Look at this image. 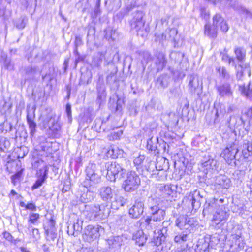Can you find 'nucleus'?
Returning a JSON list of instances; mask_svg holds the SVG:
<instances>
[{
  "mask_svg": "<svg viewBox=\"0 0 252 252\" xmlns=\"http://www.w3.org/2000/svg\"><path fill=\"white\" fill-rule=\"evenodd\" d=\"M105 168L107 171L106 178L111 182L126 178L122 186L126 192L134 191L140 184V179L135 171L126 172V169L117 162L106 163Z\"/></svg>",
  "mask_w": 252,
  "mask_h": 252,
  "instance_id": "nucleus-1",
  "label": "nucleus"
},
{
  "mask_svg": "<svg viewBox=\"0 0 252 252\" xmlns=\"http://www.w3.org/2000/svg\"><path fill=\"white\" fill-rule=\"evenodd\" d=\"M193 219L185 216H180L175 220V225L181 232L175 233L174 241L179 244L190 242L191 240V231L193 229Z\"/></svg>",
  "mask_w": 252,
  "mask_h": 252,
  "instance_id": "nucleus-2",
  "label": "nucleus"
},
{
  "mask_svg": "<svg viewBox=\"0 0 252 252\" xmlns=\"http://www.w3.org/2000/svg\"><path fill=\"white\" fill-rule=\"evenodd\" d=\"M86 178L83 184L84 187L95 188V185L100 183V176L98 173L96 165L89 163L86 169Z\"/></svg>",
  "mask_w": 252,
  "mask_h": 252,
  "instance_id": "nucleus-3",
  "label": "nucleus"
},
{
  "mask_svg": "<svg viewBox=\"0 0 252 252\" xmlns=\"http://www.w3.org/2000/svg\"><path fill=\"white\" fill-rule=\"evenodd\" d=\"M104 232V228L101 225H88L84 229L83 239L88 242H92L99 238Z\"/></svg>",
  "mask_w": 252,
  "mask_h": 252,
  "instance_id": "nucleus-4",
  "label": "nucleus"
},
{
  "mask_svg": "<svg viewBox=\"0 0 252 252\" xmlns=\"http://www.w3.org/2000/svg\"><path fill=\"white\" fill-rule=\"evenodd\" d=\"M109 213V209L105 205L101 204L92 206L88 215H89L90 220L97 221L106 219Z\"/></svg>",
  "mask_w": 252,
  "mask_h": 252,
  "instance_id": "nucleus-5",
  "label": "nucleus"
},
{
  "mask_svg": "<svg viewBox=\"0 0 252 252\" xmlns=\"http://www.w3.org/2000/svg\"><path fill=\"white\" fill-rule=\"evenodd\" d=\"M228 242L230 247L244 248L245 243L241 226L238 225L233 228Z\"/></svg>",
  "mask_w": 252,
  "mask_h": 252,
  "instance_id": "nucleus-6",
  "label": "nucleus"
},
{
  "mask_svg": "<svg viewBox=\"0 0 252 252\" xmlns=\"http://www.w3.org/2000/svg\"><path fill=\"white\" fill-rule=\"evenodd\" d=\"M238 151V142L235 141L227 145L222 152L220 156L224 158L227 163L230 164L235 159V155Z\"/></svg>",
  "mask_w": 252,
  "mask_h": 252,
  "instance_id": "nucleus-7",
  "label": "nucleus"
},
{
  "mask_svg": "<svg viewBox=\"0 0 252 252\" xmlns=\"http://www.w3.org/2000/svg\"><path fill=\"white\" fill-rule=\"evenodd\" d=\"M144 13L141 11H136L133 13V16L130 20L129 23L131 28L135 30L138 34L140 31L142 29L145 25V21L143 20Z\"/></svg>",
  "mask_w": 252,
  "mask_h": 252,
  "instance_id": "nucleus-8",
  "label": "nucleus"
},
{
  "mask_svg": "<svg viewBox=\"0 0 252 252\" xmlns=\"http://www.w3.org/2000/svg\"><path fill=\"white\" fill-rule=\"evenodd\" d=\"M229 217V213L226 211L223 205L220 206L218 208H216L215 213L212 221L216 224H219L220 222L226 220Z\"/></svg>",
  "mask_w": 252,
  "mask_h": 252,
  "instance_id": "nucleus-9",
  "label": "nucleus"
},
{
  "mask_svg": "<svg viewBox=\"0 0 252 252\" xmlns=\"http://www.w3.org/2000/svg\"><path fill=\"white\" fill-rule=\"evenodd\" d=\"M149 209L154 222L160 221L164 219L165 211L160 209L158 205L152 206Z\"/></svg>",
  "mask_w": 252,
  "mask_h": 252,
  "instance_id": "nucleus-10",
  "label": "nucleus"
},
{
  "mask_svg": "<svg viewBox=\"0 0 252 252\" xmlns=\"http://www.w3.org/2000/svg\"><path fill=\"white\" fill-rule=\"evenodd\" d=\"M144 202L135 201L134 204L129 209V215L133 219H138L143 213Z\"/></svg>",
  "mask_w": 252,
  "mask_h": 252,
  "instance_id": "nucleus-11",
  "label": "nucleus"
},
{
  "mask_svg": "<svg viewBox=\"0 0 252 252\" xmlns=\"http://www.w3.org/2000/svg\"><path fill=\"white\" fill-rule=\"evenodd\" d=\"M211 236L206 235L204 238L198 241L196 251L197 252H209L210 247Z\"/></svg>",
  "mask_w": 252,
  "mask_h": 252,
  "instance_id": "nucleus-12",
  "label": "nucleus"
},
{
  "mask_svg": "<svg viewBox=\"0 0 252 252\" xmlns=\"http://www.w3.org/2000/svg\"><path fill=\"white\" fill-rule=\"evenodd\" d=\"M17 122L18 119L15 117L5 120L3 123L0 124V133H6L12 131L15 128L13 124L14 123L17 124Z\"/></svg>",
  "mask_w": 252,
  "mask_h": 252,
  "instance_id": "nucleus-13",
  "label": "nucleus"
},
{
  "mask_svg": "<svg viewBox=\"0 0 252 252\" xmlns=\"http://www.w3.org/2000/svg\"><path fill=\"white\" fill-rule=\"evenodd\" d=\"M94 189V188L92 187L86 188V190L84 189L80 196V201L82 203H86L93 200L95 196Z\"/></svg>",
  "mask_w": 252,
  "mask_h": 252,
  "instance_id": "nucleus-14",
  "label": "nucleus"
},
{
  "mask_svg": "<svg viewBox=\"0 0 252 252\" xmlns=\"http://www.w3.org/2000/svg\"><path fill=\"white\" fill-rule=\"evenodd\" d=\"M213 26L214 27L217 28L220 27V30L224 32H226L228 30L229 27L228 24L220 14H216L213 17Z\"/></svg>",
  "mask_w": 252,
  "mask_h": 252,
  "instance_id": "nucleus-15",
  "label": "nucleus"
},
{
  "mask_svg": "<svg viewBox=\"0 0 252 252\" xmlns=\"http://www.w3.org/2000/svg\"><path fill=\"white\" fill-rule=\"evenodd\" d=\"M219 94L221 97H230L232 95L233 92L230 85L225 83L216 87Z\"/></svg>",
  "mask_w": 252,
  "mask_h": 252,
  "instance_id": "nucleus-16",
  "label": "nucleus"
},
{
  "mask_svg": "<svg viewBox=\"0 0 252 252\" xmlns=\"http://www.w3.org/2000/svg\"><path fill=\"white\" fill-rule=\"evenodd\" d=\"M113 191L110 187L104 186L99 189V195L103 201L111 200L113 196Z\"/></svg>",
  "mask_w": 252,
  "mask_h": 252,
  "instance_id": "nucleus-17",
  "label": "nucleus"
},
{
  "mask_svg": "<svg viewBox=\"0 0 252 252\" xmlns=\"http://www.w3.org/2000/svg\"><path fill=\"white\" fill-rule=\"evenodd\" d=\"M155 63L158 70H162L166 65L167 61L165 54L162 52H158L156 55Z\"/></svg>",
  "mask_w": 252,
  "mask_h": 252,
  "instance_id": "nucleus-18",
  "label": "nucleus"
},
{
  "mask_svg": "<svg viewBox=\"0 0 252 252\" xmlns=\"http://www.w3.org/2000/svg\"><path fill=\"white\" fill-rule=\"evenodd\" d=\"M127 202L126 198L115 194L114 200L111 202V207L114 210H118L120 207L124 206Z\"/></svg>",
  "mask_w": 252,
  "mask_h": 252,
  "instance_id": "nucleus-19",
  "label": "nucleus"
},
{
  "mask_svg": "<svg viewBox=\"0 0 252 252\" xmlns=\"http://www.w3.org/2000/svg\"><path fill=\"white\" fill-rule=\"evenodd\" d=\"M168 221H163V228L160 230V233H158V236L154 237V242L155 244L157 246H160L161 245L162 242H164L165 240L166 237L164 234V231L166 232L167 231L166 225L168 224Z\"/></svg>",
  "mask_w": 252,
  "mask_h": 252,
  "instance_id": "nucleus-20",
  "label": "nucleus"
},
{
  "mask_svg": "<svg viewBox=\"0 0 252 252\" xmlns=\"http://www.w3.org/2000/svg\"><path fill=\"white\" fill-rule=\"evenodd\" d=\"M239 90L243 96L250 100L252 99V81L247 85L240 86Z\"/></svg>",
  "mask_w": 252,
  "mask_h": 252,
  "instance_id": "nucleus-21",
  "label": "nucleus"
},
{
  "mask_svg": "<svg viewBox=\"0 0 252 252\" xmlns=\"http://www.w3.org/2000/svg\"><path fill=\"white\" fill-rule=\"evenodd\" d=\"M25 74L27 76V79L33 78L37 74H39L41 71L37 67L28 66L24 68Z\"/></svg>",
  "mask_w": 252,
  "mask_h": 252,
  "instance_id": "nucleus-22",
  "label": "nucleus"
},
{
  "mask_svg": "<svg viewBox=\"0 0 252 252\" xmlns=\"http://www.w3.org/2000/svg\"><path fill=\"white\" fill-rule=\"evenodd\" d=\"M242 154L244 158L249 161L252 160V143L247 142L243 144Z\"/></svg>",
  "mask_w": 252,
  "mask_h": 252,
  "instance_id": "nucleus-23",
  "label": "nucleus"
},
{
  "mask_svg": "<svg viewBox=\"0 0 252 252\" xmlns=\"http://www.w3.org/2000/svg\"><path fill=\"white\" fill-rule=\"evenodd\" d=\"M234 53L238 64H243L246 58L245 50L243 48L237 47L235 48Z\"/></svg>",
  "mask_w": 252,
  "mask_h": 252,
  "instance_id": "nucleus-24",
  "label": "nucleus"
},
{
  "mask_svg": "<svg viewBox=\"0 0 252 252\" xmlns=\"http://www.w3.org/2000/svg\"><path fill=\"white\" fill-rule=\"evenodd\" d=\"M189 91L191 94H193L195 93L196 89L199 86V80L198 77L193 75L189 76Z\"/></svg>",
  "mask_w": 252,
  "mask_h": 252,
  "instance_id": "nucleus-25",
  "label": "nucleus"
},
{
  "mask_svg": "<svg viewBox=\"0 0 252 252\" xmlns=\"http://www.w3.org/2000/svg\"><path fill=\"white\" fill-rule=\"evenodd\" d=\"M237 69H235L236 78L238 80H241L243 77V74L245 70H247L250 75V69L248 64H238Z\"/></svg>",
  "mask_w": 252,
  "mask_h": 252,
  "instance_id": "nucleus-26",
  "label": "nucleus"
},
{
  "mask_svg": "<svg viewBox=\"0 0 252 252\" xmlns=\"http://www.w3.org/2000/svg\"><path fill=\"white\" fill-rule=\"evenodd\" d=\"M216 183L224 189H228L231 185L230 179L225 176L218 177L216 179Z\"/></svg>",
  "mask_w": 252,
  "mask_h": 252,
  "instance_id": "nucleus-27",
  "label": "nucleus"
},
{
  "mask_svg": "<svg viewBox=\"0 0 252 252\" xmlns=\"http://www.w3.org/2000/svg\"><path fill=\"white\" fill-rule=\"evenodd\" d=\"M133 239L139 246H143L146 242L147 238L144 235L142 231L139 230L135 233L133 235Z\"/></svg>",
  "mask_w": 252,
  "mask_h": 252,
  "instance_id": "nucleus-28",
  "label": "nucleus"
},
{
  "mask_svg": "<svg viewBox=\"0 0 252 252\" xmlns=\"http://www.w3.org/2000/svg\"><path fill=\"white\" fill-rule=\"evenodd\" d=\"M105 37L108 40L114 41L118 37V33L116 30L109 27L105 30Z\"/></svg>",
  "mask_w": 252,
  "mask_h": 252,
  "instance_id": "nucleus-29",
  "label": "nucleus"
},
{
  "mask_svg": "<svg viewBox=\"0 0 252 252\" xmlns=\"http://www.w3.org/2000/svg\"><path fill=\"white\" fill-rule=\"evenodd\" d=\"M158 138L152 137L148 140L147 142V147L149 150L151 151H156L158 150Z\"/></svg>",
  "mask_w": 252,
  "mask_h": 252,
  "instance_id": "nucleus-30",
  "label": "nucleus"
},
{
  "mask_svg": "<svg viewBox=\"0 0 252 252\" xmlns=\"http://www.w3.org/2000/svg\"><path fill=\"white\" fill-rule=\"evenodd\" d=\"M28 18L26 16H22L14 21V25L18 29H24L27 23Z\"/></svg>",
  "mask_w": 252,
  "mask_h": 252,
  "instance_id": "nucleus-31",
  "label": "nucleus"
},
{
  "mask_svg": "<svg viewBox=\"0 0 252 252\" xmlns=\"http://www.w3.org/2000/svg\"><path fill=\"white\" fill-rule=\"evenodd\" d=\"M165 33L167 36V40L170 41L172 42H176V37L178 33L176 29H167L165 31Z\"/></svg>",
  "mask_w": 252,
  "mask_h": 252,
  "instance_id": "nucleus-32",
  "label": "nucleus"
},
{
  "mask_svg": "<svg viewBox=\"0 0 252 252\" xmlns=\"http://www.w3.org/2000/svg\"><path fill=\"white\" fill-rule=\"evenodd\" d=\"M204 28V33L205 35L212 38L216 37L217 35V28L216 27L213 26V28H211L210 25L206 24Z\"/></svg>",
  "mask_w": 252,
  "mask_h": 252,
  "instance_id": "nucleus-33",
  "label": "nucleus"
},
{
  "mask_svg": "<svg viewBox=\"0 0 252 252\" xmlns=\"http://www.w3.org/2000/svg\"><path fill=\"white\" fill-rule=\"evenodd\" d=\"M10 147V143L8 140L3 137L0 139V153L7 152ZM0 155H1V154Z\"/></svg>",
  "mask_w": 252,
  "mask_h": 252,
  "instance_id": "nucleus-34",
  "label": "nucleus"
},
{
  "mask_svg": "<svg viewBox=\"0 0 252 252\" xmlns=\"http://www.w3.org/2000/svg\"><path fill=\"white\" fill-rule=\"evenodd\" d=\"M36 107L33 106H31V105H28L27 106V121L34 120L35 117V112Z\"/></svg>",
  "mask_w": 252,
  "mask_h": 252,
  "instance_id": "nucleus-35",
  "label": "nucleus"
},
{
  "mask_svg": "<svg viewBox=\"0 0 252 252\" xmlns=\"http://www.w3.org/2000/svg\"><path fill=\"white\" fill-rule=\"evenodd\" d=\"M216 207L217 206L216 203H212L211 204L208 203L206 204L203 209L202 214L204 216L209 215L211 214L213 215V214L215 213L214 210Z\"/></svg>",
  "mask_w": 252,
  "mask_h": 252,
  "instance_id": "nucleus-36",
  "label": "nucleus"
},
{
  "mask_svg": "<svg viewBox=\"0 0 252 252\" xmlns=\"http://www.w3.org/2000/svg\"><path fill=\"white\" fill-rule=\"evenodd\" d=\"M199 192L195 191L193 193L189 194L188 197V199L191 202L193 209H194L195 210H196L199 206V202H197L196 200V197L199 196Z\"/></svg>",
  "mask_w": 252,
  "mask_h": 252,
  "instance_id": "nucleus-37",
  "label": "nucleus"
},
{
  "mask_svg": "<svg viewBox=\"0 0 252 252\" xmlns=\"http://www.w3.org/2000/svg\"><path fill=\"white\" fill-rule=\"evenodd\" d=\"M49 127L53 132H57L61 129L60 124L55 119L51 118L49 121Z\"/></svg>",
  "mask_w": 252,
  "mask_h": 252,
  "instance_id": "nucleus-38",
  "label": "nucleus"
},
{
  "mask_svg": "<svg viewBox=\"0 0 252 252\" xmlns=\"http://www.w3.org/2000/svg\"><path fill=\"white\" fill-rule=\"evenodd\" d=\"M217 72L223 78L228 80L230 78V75L226 68L224 66H218L216 68Z\"/></svg>",
  "mask_w": 252,
  "mask_h": 252,
  "instance_id": "nucleus-39",
  "label": "nucleus"
},
{
  "mask_svg": "<svg viewBox=\"0 0 252 252\" xmlns=\"http://www.w3.org/2000/svg\"><path fill=\"white\" fill-rule=\"evenodd\" d=\"M216 161L210 158L206 160H202L201 164L203 167L206 168V169L212 168L213 166H215Z\"/></svg>",
  "mask_w": 252,
  "mask_h": 252,
  "instance_id": "nucleus-40",
  "label": "nucleus"
},
{
  "mask_svg": "<svg viewBox=\"0 0 252 252\" xmlns=\"http://www.w3.org/2000/svg\"><path fill=\"white\" fill-rule=\"evenodd\" d=\"M167 36L164 33H156L155 34V41L159 43L163 44L164 41L167 40Z\"/></svg>",
  "mask_w": 252,
  "mask_h": 252,
  "instance_id": "nucleus-41",
  "label": "nucleus"
},
{
  "mask_svg": "<svg viewBox=\"0 0 252 252\" xmlns=\"http://www.w3.org/2000/svg\"><path fill=\"white\" fill-rule=\"evenodd\" d=\"M28 149L26 147L21 146L17 148L15 153L17 154V157L18 159L23 158L28 153Z\"/></svg>",
  "mask_w": 252,
  "mask_h": 252,
  "instance_id": "nucleus-42",
  "label": "nucleus"
},
{
  "mask_svg": "<svg viewBox=\"0 0 252 252\" xmlns=\"http://www.w3.org/2000/svg\"><path fill=\"white\" fill-rule=\"evenodd\" d=\"M141 224H144L147 227L148 229H155V227L153 228V220L152 217L151 216L148 217L146 219L141 220Z\"/></svg>",
  "mask_w": 252,
  "mask_h": 252,
  "instance_id": "nucleus-43",
  "label": "nucleus"
},
{
  "mask_svg": "<svg viewBox=\"0 0 252 252\" xmlns=\"http://www.w3.org/2000/svg\"><path fill=\"white\" fill-rule=\"evenodd\" d=\"M27 121L30 130V134L31 136H33L36 132L37 127L36 123L34 121V120H28Z\"/></svg>",
  "mask_w": 252,
  "mask_h": 252,
  "instance_id": "nucleus-44",
  "label": "nucleus"
},
{
  "mask_svg": "<svg viewBox=\"0 0 252 252\" xmlns=\"http://www.w3.org/2000/svg\"><path fill=\"white\" fill-rule=\"evenodd\" d=\"M81 228L78 222L73 224L71 227H68L67 233L71 235H75V231H79Z\"/></svg>",
  "mask_w": 252,
  "mask_h": 252,
  "instance_id": "nucleus-45",
  "label": "nucleus"
},
{
  "mask_svg": "<svg viewBox=\"0 0 252 252\" xmlns=\"http://www.w3.org/2000/svg\"><path fill=\"white\" fill-rule=\"evenodd\" d=\"M142 59L141 60V63L145 68L148 61L151 60V55L148 52H144L141 55Z\"/></svg>",
  "mask_w": 252,
  "mask_h": 252,
  "instance_id": "nucleus-46",
  "label": "nucleus"
},
{
  "mask_svg": "<svg viewBox=\"0 0 252 252\" xmlns=\"http://www.w3.org/2000/svg\"><path fill=\"white\" fill-rule=\"evenodd\" d=\"M48 168L47 165H44L43 167L37 171V174L39 177H44L47 178Z\"/></svg>",
  "mask_w": 252,
  "mask_h": 252,
  "instance_id": "nucleus-47",
  "label": "nucleus"
},
{
  "mask_svg": "<svg viewBox=\"0 0 252 252\" xmlns=\"http://www.w3.org/2000/svg\"><path fill=\"white\" fill-rule=\"evenodd\" d=\"M158 83L163 88H166L168 86L167 77L166 76H160L157 79Z\"/></svg>",
  "mask_w": 252,
  "mask_h": 252,
  "instance_id": "nucleus-48",
  "label": "nucleus"
},
{
  "mask_svg": "<svg viewBox=\"0 0 252 252\" xmlns=\"http://www.w3.org/2000/svg\"><path fill=\"white\" fill-rule=\"evenodd\" d=\"M40 218V215L38 213H32L29 215V222L32 224H35Z\"/></svg>",
  "mask_w": 252,
  "mask_h": 252,
  "instance_id": "nucleus-49",
  "label": "nucleus"
},
{
  "mask_svg": "<svg viewBox=\"0 0 252 252\" xmlns=\"http://www.w3.org/2000/svg\"><path fill=\"white\" fill-rule=\"evenodd\" d=\"M145 157L144 155H139L133 159V163L135 166L140 165L145 160Z\"/></svg>",
  "mask_w": 252,
  "mask_h": 252,
  "instance_id": "nucleus-50",
  "label": "nucleus"
},
{
  "mask_svg": "<svg viewBox=\"0 0 252 252\" xmlns=\"http://www.w3.org/2000/svg\"><path fill=\"white\" fill-rule=\"evenodd\" d=\"M46 178L44 177H39V178L36 180L35 183L32 187V189L34 190L39 188L44 182Z\"/></svg>",
  "mask_w": 252,
  "mask_h": 252,
  "instance_id": "nucleus-51",
  "label": "nucleus"
},
{
  "mask_svg": "<svg viewBox=\"0 0 252 252\" xmlns=\"http://www.w3.org/2000/svg\"><path fill=\"white\" fill-rule=\"evenodd\" d=\"M242 114L249 119L250 122L252 120V106L244 110Z\"/></svg>",
  "mask_w": 252,
  "mask_h": 252,
  "instance_id": "nucleus-52",
  "label": "nucleus"
},
{
  "mask_svg": "<svg viewBox=\"0 0 252 252\" xmlns=\"http://www.w3.org/2000/svg\"><path fill=\"white\" fill-rule=\"evenodd\" d=\"M102 58L101 56H95L93 58L92 63L96 67H99L102 63Z\"/></svg>",
  "mask_w": 252,
  "mask_h": 252,
  "instance_id": "nucleus-53",
  "label": "nucleus"
},
{
  "mask_svg": "<svg viewBox=\"0 0 252 252\" xmlns=\"http://www.w3.org/2000/svg\"><path fill=\"white\" fill-rule=\"evenodd\" d=\"M236 120H237V118L235 116H230L229 117V119L228 120V121H227V125H228V126L230 129H232L233 128H235L238 126H236V125L235 124H233L232 123V121L234 120L235 121H236Z\"/></svg>",
  "mask_w": 252,
  "mask_h": 252,
  "instance_id": "nucleus-54",
  "label": "nucleus"
},
{
  "mask_svg": "<svg viewBox=\"0 0 252 252\" xmlns=\"http://www.w3.org/2000/svg\"><path fill=\"white\" fill-rule=\"evenodd\" d=\"M4 65L7 69L12 70L14 68L13 65L11 64L10 61L7 59L5 60Z\"/></svg>",
  "mask_w": 252,
  "mask_h": 252,
  "instance_id": "nucleus-55",
  "label": "nucleus"
},
{
  "mask_svg": "<svg viewBox=\"0 0 252 252\" xmlns=\"http://www.w3.org/2000/svg\"><path fill=\"white\" fill-rule=\"evenodd\" d=\"M66 113L67 116L69 121L71 120V105L69 104H67L66 105Z\"/></svg>",
  "mask_w": 252,
  "mask_h": 252,
  "instance_id": "nucleus-56",
  "label": "nucleus"
},
{
  "mask_svg": "<svg viewBox=\"0 0 252 252\" xmlns=\"http://www.w3.org/2000/svg\"><path fill=\"white\" fill-rule=\"evenodd\" d=\"M165 193L168 195H170L173 193V189L171 185H166L164 187Z\"/></svg>",
  "mask_w": 252,
  "mask_h": 252,
  "instance_id": "nucleus-57",
  "label": "nucleus"
},
{
  "mask_svg": "<svg viewBox=\"0 0 252 252\" xmlns=\"http://www.w3.org/2000/svg\"><path fill=\"white\" fill-rule=\"evenodd\" d=\"M220 56L221 58V60L226 63H228L229 60H230L231 57H230L226 53H221Z\"/></svg>",
  "mask_w": 252,
  "mask_h": 252,
  "instance_id": "nucleus-58",
  "label": "nucleus"
},
{
  "mask_svg": "<svg viewBox=\"0 0 252 252\" xmlns=\"http://www.w3.org/2000/svg\"><path fill=\"white\" fill-rule=\"evenodd\" d=\"M123 134V131L121 130H118L117 132H114L113 134V139L118 140L119 139L120 137Z\"/></svg>",
  "mask_w": 252,
  "mask_h": 252,
  "instance_id": "nucleus-59",
  "label": "nucleus"
},
{
  "mask_svg": "<svg viewBox=\"0 0 252 252\" xmlns=\"http://www.w3.org/2000/svg\"><path fill=\"white\" fill-rule=\"evenodd\" d=\"M32 236L36 240L38 239L40 237V233L39 230L37 228L32 229Z\"/></svg>",
  "mask_w": 252,
  "mask_h": 252,
  "instance_id": "nucleus-60",
  "label": "nucleus"
},
{
  "mask_svg": "<svg viewBox=\"0 0 252 252\" xmlns=\"http://www.w3.org/2000/svg\"><path fill=\"white\" fill-rule=\"evenodd\" d=\"M26 209L30 210L32 211H36V206L32 203H28L26 205Z\"/></svg>",
  "mask_w": 252,
  "mask_h": 252,
  "instance_id": "nucleus-61",
  "label": "nucleus"
},
{
  "mask_svg": "<svg viewBox=\"0 0 252 252\" xmlns=\"http://www.w3.org/2000/svg\"><path fill=\"white\" fill-rule=\"evenodd\" d=\"M3 237L6 239L8 241H12L13 240V237L10 234V233H9V232H4L3 233Z\"/></svg>",
  "mask_w": 252,
  "mask_h": 252,
  "instance_id": "nucleus-62",
  "label": "nucleus"
},
{
  "mask_svg": "<svg viewBox=\"0 0 252 252\" xmlns=\"http://www.w3.org/2000/svg\"><path fill=\"white\" fill-rule=\"evenodd\" d=\"M228 64L229 65H231L232 66L234 67L235 69L238 68V65H237L236 63V59L233 57L231 58Z\"/></svg>",
  "mask_w": 252,
  "mask_h": 252,
  "instance_id": "nucleus-63",
  "label": "nucleus"
},
{
  "mask_svg": "<svg viewBox=\"0 0 252 252\" xmlns=\"http://www.w3.org/2000/svg\"><path fill=\"white\" fill-rule=\"evenodd\" d=\"M75 44L76 47L79 46L82 44V38L80 36H76L75 40Z\"/></svg>",
  "mask_w": 252,
  "mask_h": 252,
  "instance_id": "nucleus-64",
  "label": "nucleus"
}]
</instances>
